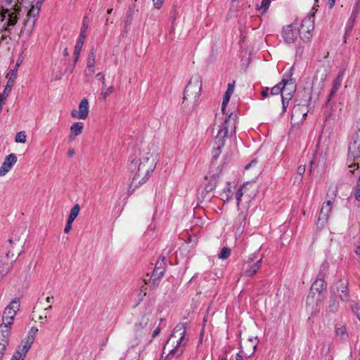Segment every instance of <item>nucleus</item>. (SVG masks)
I'll list each match as a JSON object with an SVG mask.
<instances>
[{
    "mask_svg": "<svg viewBox=\"0 0 360 360\" xmlns=\"http://www.w3.org/2000/svg\"><path fill=\"white\" fill-rule=\"evenodd\" d=\"M157 158L153 153H147L139 161L132 160L129 165L130 178L128 195H131L139 186L146 183L153 174L157 165Z\"/></svg>",
    "mask_w": 360,
    "mask_h": 360,
    "instance_id": "f257e3e1",
    "label": "nucleus"
},
{
    "mask_svg": "<svg viewBox=\"0 0 360 360\" xmlns=\"http://www.w3.org/2000/svg\"><path fill=\"white\" fill-rule=\"evenodd\" d=\"M186 330L187 324L186 323H179L173 329L167 342V345L173 339H176V342H173V345L175 344V345L169 351L168 355H173L176 357L182 355L187 344V340L185 339Z\"/></svg>",
    "mask_w": 360,
    "mask_h": 360,
    "instance_id": "f03ea898",
    "label": "nucleus"
},
{
    "mask_svg": "<svg viewBox=\"0 0 360 360\" xmlns=\"http://www.w3.org/2000/svg\"><path fill=\"white\" fill-rule=\"evenodd\" d=\"M236 115L231 113L229 115H225L221 118V122L219 126L217 134L214 138V144L224 146L225 141L230 134L236 133Z\"/></svg>",
    "mask_w": 360,
    "mask_h": 360,
    "instance_id": "7ed1b4c3",
    "label": "nucleus"
},
{
    "mask_svg": "<svg viewBox=\"0 0 360 360\" xmlns=\"http://www.w3.org/2000/svg\"><path fill=\"white\" fill-rule=\"evenodd\" d=\"M20 298H14L5 308L2 315V323L0 325V330L11 334V326L13 323L17 311L20 309Z\"/></svg>",
    "mask_w": 360,
    "mask_h": 360,
    "instance_id": "20e7f679",
    "label": "nucleus"
},
{
    "mask_svg": "<svg viewBox=\"0 0 360 360\" xmlns=\"http://www.w3.org/2000/svg\"><path fill=\"white\" fill-rule=\"evenodd\" d=\"M149 330V317L146 315L142 316L140 321L134 324L129 338L130 346L134 347L138 345L147 335Z\"/></svg>",
    "mask_w": 360,
    "mask_h": 360,
    "instance_id": "39448f33",
    "label": "nucleus"
},
{
    "mask_svg": "<svg viewBox=\"0 0 360 360\" xmlns=\"http://www.w3.org/2000/svg\"><path fill=\"white\" fill-rule=\"evenodd\" d=\"M201 90L202 80L200 77L199 75L192 77L185 88L183 103L186 101H189L194 104L198 100Z\"/></svg>",
    "mask_w": 360,
    "mask_h": 360,
    "instance_id": "423d86ee",
    "label": "nucleus"
},
{
    "mask_svg": "<svg viewBox=\"0 0 360 360\" xmlns=\"http://www.w3.org/2000/svg\"><path fill=\"white\" fill-rule=\"evenodd\" d=\"M221 172V169L219 168V166H217L214 162H212L210 165L208 174L205 176V179L208 180L205 186V190L207 193L212 192L216 188Z\"/></svg>",
    "mask_w": 360,
    "mask_h": 360,
    "instance_id": "0eeeda50",
    "label": "nucleus"
},
{
    "mask_svg": "<svg viewBox=\"0 0 360 360\" xmlns=\"http://www.w3.org/2000/svg\"><path fill=\"white\" fill-rule=\"evenodd\" d=\"M262 257L258 258L256 255H252L245 262L243 268V274L245 276H252L261 267Z\"/></svg>",
    "mask_w": 360,
    "mask_h": 360,
    "instance_id": "6e6552de",
    "label": "nucleus"
},
{
    "mask_svg": "<svg viewBox=\"0 0 360 360\" xmlns=\"http://www.w3.org/2000/svg\"><path fill=\"white\" fill-rule=\"evenodd\" d=\"M257 343L250 338L240 345V352L236 354V360H250V358L255 352Z\"/></svg>",
    "mask_w": 360,
    "mask_h": 360,
    "instance_id": "1a4fd4ad",
    "label": "nucleus"
},
{
    "mask_svg": "<svg viewBox=\"0 0 360 360\" xmlns=\"http://www.w3.org/2000/svg\"><path fill=\"white\" fill-rule=\"evenodd\" d=\"M44 1V0H37L35 4L32 5L27 12V19L24 22V27H28L30 31H32L34 27Z\"/></svg>",
    "mask_w": 360,
    "mask_h": 360,
    "instance_id": "9d476101",
    "label": "nucleus"
},
{
    "mask_svg": "<svg viewBox=\"0 0 360 360\" xmlns=\"http://www.w3.org/2000/svg\"><path fill=\"white\" fill-rule=\"evenodd\" d=\"M348 285V280L342 278H340L335 284V288L339 292V297L344 302H347L349 300L350 296Z\"/></svg>",
    "mask_w": 360,
    "mask_h": 360,
    "instance_id": "9b49d317",
    "label": "nucleus"
},
{
    "mask_svg": "<svg viewBox=\"0 0 360 360\" xmlns=\"http://www.w3.org/2000/svg\"><path fill=\"white\" fill-rule=\"evenodd\" d=\"M326 288L325 280H321L316 278V280L311 285L309 295L307 297V304H309L314 302V298L315 295L314 291L318 293L319 296L321 295L323 290Z\"/></svg>",
    "mask_w": 360,
    "mask_h": 360,
    "instance_id": "f8f14e48",
    "label": "nucleus"
},
{
    "mask_svg": "<svg viewBox=\"0 0 360 360\" xmlns=\"http://www.w3.org/2000/svg\"><path fill=\"white\" fill-rule=\"evenodd\" d=\"M299 34L300 31L292 24L288 25L283 28L282 36L288 44L295 42Z\"/></svg>",
    "mask_w": 360,
    "mask_h": 360,
    "instance_id": "ddd939ff",
    "label": "nucleus"
},
{
    "mask_svg": "<svg viewBox=\"0 0 360 360\" xmlns=\"http://www.w3.org/2000/svg\"><path fill=\"white\" fill-rule=\"evenodd\" d=\"M292 74L289 76V78H283L282 80L272 87L270 89L271 95L276 96L278 94L283 95V93H285L287 91L288 85L290 84L292 86H295L294 82H292V79H291Z\"/></svg>",
    "mask_w": 360,
    "mask_h": 360,
    "instance_id": "4468645a",
    "label": "nucleus"
},
{
    "mask_svg": "<svg viewBox=\"0 0 360 360\" xmlns=\"http://www.w3.org/2000/svg\"><path fill=\"white\" fill-rule=\"evenodd\" d=\"M314 30V25L311 23V18H305L302 20L301 25L300 34H303L300 37L301 39L304 42H308L311 39L312 34L311 31Z\"/></svg>",
    "mask_w": 360,
    "mask_h": 360,
    "instance_id": "2eb2a0df",
    "label": "nucleus"
},
{
    "mask_svg": "<svg viewBox=\"0 0 360 360\" xmlns=\"http://www.w3.org/2000/svg\"><path fill=\"white\" fill-rule=\"evenodd\" d=\"M89 114V102L86 98H84L79 104L78 110H73L71 112V116L74 118L84 120Z\"/></svg>",
    "mask_w": 360,
    "mask_h": 360,
    "instance_id": "dca6fc26",
    "label": "nucleus"
},
{
    "mask_svg": "<svg viewBox=\"0 0 360 360\" xmlns=\"http://www.w3.org/2000/svg\"><path fill=\"white\" fill-rule=\"evenodd\" d=\"M17 162V157L15 154L8 155L1 167H0V176H5Z\"/></svg>",
    "mask_w": 360,
    "mask_h": 360,
    "instance_id": "f3484780",
    "label": "nucleus"
},
{
    "mask_svg": "<svg viewBox=\"0 0 360 360\" xmlns=\"http://www.w3.org/2000/svg\"><path fill=\"white\" fill-rule=\"evenodd\" d=\"M11 334L0 330V360L5 354L6 347L8 345Z\"/></svg>",
    "mask_w": 360,
    "mask_h": 360,
    "instance_id": "a211bd4d",
    "label": "nucleus"
},
{
    "mask_svg": "<svg viewBox=\"0 0 360 360\" xmlns=\"http://www.w3.org/2000/svg\"><path fill=\"white\" fill-rule=\"evenodd\" d=\"M295 91V86H292V88L289 89V92L283 93L282 95V112L281 114L283 115L286 109L289 105V101L293 97L294 93Z\"/></svg>",
    "mask_w": 360,
    "mask_h": 360,
    "instance_id": "6ab92c4d",
    "label": "nucleus"
},
{
    "mask_svg": "<svg viewBox=\"0 0 360 360\" xmlns=\"http://www.w3.org/2000/svg\"><path fill=\"white\" fill-rule=\"evenodd\" d=\"M84 124L82 122H75L70 127V134L69 136L70 141L75 140V137L80 135L82 133Z\"/></svg>",
    "mask_w": 360,
    "mask_h": 360,
    "instance_id": "aec40b11",
    "label": "nucleus"
},
{
    "mask_svg": "<svg viewBox=\"0 0 360 360\" xmlns=\"http://www.w3.org/2000/svg\"><path fill=\"white\" fill-rule=\"evenodd\" d=\"M96 54L94 49H91L89 53L86 61L87 71L90 72L91 76L95 72Z\"/></svg>",
    "mask_w": 360,
    "mask_h": 360,
    "instance_id": "412c9836",
    "label": "nucleus"
},
{
    "mask_svg": "<svg viewBox=\"0 0 360 360\" xmlns=\"http://www.w3.org/2000/svg\"><path fill=\"white\" fill-rule=\"evenodd\" d=\"M87 27H88V25H87V24L85 23V20H84L82 26L80 30L79 36L77 40V44L75 47V49L82 50L84 43L85 38H86V32L87 30Z\"/></svg>",
    "mask_w": 360,
    "mask_h": 360,
    "instance_id": "4be33fe9",
    "label": "nucleus"
},
{
    "mask_svg": "<svg viewBox=\"0 0 360 360\" xmlns=\"http://www.w3.org/2000/svg\"><path fill=\"white\" fill-rule=\"evenodd\" d=\"M331 211L332 209H330V207H328V206H325L323 205L320 210V214L318 219V222L321 224L326 223L329 218Z\"/></svg>",
    "mask_w": 360,
    "mask_h": 360,
    "instance_id": "5701e85b",
    "label": "nucleus"
},
{
    "mask_svg": "<svg viewBox=\"0 0 360 360\" xmlns=\"http://www.w3.org/2000/svg\"><path fill=\"white\" fill-rule=\"evenodd\" d=\"M12 269V262L0 259V280L7 275Z\"/></svg>",
    "mask_w": 360,
    "mask_h": 360,
    "instance_id": "b1692460",
    "label": "nucleus"
},
{
    "mask_svg": "<svg viewBox=\"0 0 360 360\" xmlns=\"http://www.w3.org/2000/svg\"><path fill=\"white\" fill-rule=\"evenodd\" d=\"M342 80V77L341 75H338L336 77V79L333 81L332 89L330 91V94L328 95V101L338 92V89H339V88H340V86L341 85Z\"/></svg>",
    "mask_w": 360,
    "mask_h": 360,
    "instance_id": "393cba45",
    "label": "nucleus"
},
{
    "mask_svg": "<svg viewBox=\"0 0 360 360\" xmlns=\"http://www.w3.org/2000/svg\"><path fill=\"white\" fill-rule=\"evenodd\" d=\"M329 271V263L323 262L320 266L319 271L317 275V278L325 280Z\"/></svg>",
    "mask_w": 360,
    "mask_h": 360,
    "instance_id": "a878e982",
    "label": "nucleus"
},
{
    "mask_svg": "<svg viewBox=\"0 0 360 360\" xmlns=\"http://www.w3.org/2000/svg\"><path fill=\"white\" fill-rule=\"evenodd\" d=\"M33 342L29 341L27 339H24L22 341L21 345L18 347V351H19L20 353L24 354L25 356L27 353V352L30 350L32 345Z\"/></svg>",
    "mask_w": 360,
    "mask_h": 360,
    "instance_id": "bb28decb",
    "label": "nucleus"
},
{
    "mask_svg": "<svg viewBox=\"0 0 360 360\" xmlns=\"http://www.w3.org/2000/svg\"><path fill=\"white\" fill-rule=\"evenodd\" d=\"M164 273V269L155 267L150 276V279L153 281V283H155L157 281H158L160 278L163 276Z\"/></svg>",
    "mask_w": 360,
    "mask_h": 360,
    "instance_id": "cd10ccee",
    "label": "nucleus"
},
{
    "mask_svg": "<svg viewBox=\"0 0 360 360\" xmlns=\"http://www.w3.org/2000/svg\"><path fill=\"white\" fill-rule=\"evenodd\" d=\"M80 210V207L78 204H76L73 206V207L70 210V213L68 216V221L73 222L75 219L77 217Z\"/></svg>",
    "mask_w": 360,
    "mask_h": 360,
    "instance_id": "c85d7f7f",
    "label": "nucleus"
},
{
    "mask_svg": "<svg viewBox=\"0 0 360 360\" xmlns=\"http://www.w3.org/2000/svg\"><path fill=\"white\" fill-rule=\"evenodd\" d=\"M20 4V0H16L15 4L10 8V14H13L14 16L15 15V17L19 18V14L21 11Z\"/></svg>",
    "mask_w": 360,
    "mask_h": 360,
    "instance_id": "c756f323",
    "label": "nucleus"
},
{
    "mask_svg": "<svg viewBox=\"0 0 360 360\" xmlns=\"http://www.w3.org/2000/svg\"><path fill=\"white\" fill-rule=\"evenodd\" d=\"M223 147L224 146H221L218 144H214V148L212 151V157L213 159V160L212 162H214L217 166H218V165H217V162H214V160H216L217 159V158L220 155V154L221 153V148Z\"/></svg>",
    "mask_w": 360,
    "mask_h": 360,
    "instance_id": "7c9ffc66",
    "label": "nucleus"
},
{
    "mask_svg": "<svg viewBox=\"0 0 360 360\" xmlns=\"http://www.w3.org/2000/svg\"><path fill=\"white\" fill-rule=\"evenodd\" d=\"M335 334L337 336L340 337L342 339H344L345 337H347L348 335L347 333L346 328L345 326H335Z\"/></svg>",
    "mask_w": 360,
    "mask_h": 360,
    "instance_id": "2f4dec72",
    "label": "nucleus"
},
{
    "mask_svg": "<svg viewBox=\"0 0 360 360\" xmlns=\"http://www.w3.org/2000/svg\"><path fill=\"white\" fill-rule=\"evenodd\" d=\"M18 19V17H15V15L14 16L13 14H11L9 15V17L6 21L4 25L8 27H14L17 24Z\"/></svg>",
    "mask_w": 360,
    "mask_h": 360,
    "instance_id": "473e14b6",
    "label": "nucleus"
},
{
    "mask_svg": "<svg viewBox=\"0 0 360 360\" xmlns=\"http://www.w3.org/2000/svg\"><path fill=\"white\" fill-rule=\"evenodd\" d=\"M328 308L330 311L333 313H335L338 310L339 303L337 301L336 298L332 297L330 299Z\"/></svg>",
    "mask_w": 360,
    "mask_h": 360,
    "instance_id": "72a5a7b5",
    "label": "nucleus"
},
{
    "mask_svg": "<svg viewBox=\"0 0 360 360\" xmlns=\"http://www.w3.org/2000/svg\"><path fill=\"white\" fill-rule=\"evenodd\" d=\"M114 91V87L110 86L108 88L102 86V90L101 92V96L103 100H105L106 98Z\"/></svg>",
    "mask_w": 360,
    "mask_h": 360,
    "instance_id": "f704fd0d",
    "label": "nucleus"
},
{
    "mask_svg": "<svg viewBox=\"0 0 360 360\" xmlns=\"http://www.w3.org/2000/svg\"><path fill=\"white\" fill-rule=\"evenodd\" d=\"M38 332V328L37 327H32L27 334V336L25 339L28 340L29 341L34 342L35 336Z\"/></svg>",
    "mask_w": 360,
    "mask_h": 360,
    "instance_id": "c9c22d12",
    "label": "nucleus"
},
{
    "mask_svg": "<svg viewBox=\"0 0 360 360\" xmlns=\"http://www.w3.org/2000/svg\"><path fill=\"white\" fill-rule=\"evenodd\" d=\"M231 255V249L227 247H224L220 253L219 254V258L221 259H226Z\"/></svg>",
    "mask_w": 360,
    "mask_h": 360,
    "instance_id": "e433bc0d",
    "label": "nucleus"
},
{
    "mask_svg": "<svg viewBox=\"0 0 360 360\" xmlns=\"http://www.w3.org/2000/svg\"><path fill=\"white\" fill-rule=\"evenodd\" d=\"M348 157L350 159H353L354 160L359 158L360 157V146L358 147L357 150L354 151H352V148L349 147L348 151Z\"/></svg>",
    "mask_w": 360,
    "mask_h": 360,
    "instance_id": "4c0bfd02",
    "label": "nucleus"
},
{
    "mask_svg": "<svg viewBox=\"0 0 360 360\" xmlns=\"http://www.w3.org/2000/svg\"><path fill=\"white\" fill-rule=\"evenodd\" d=\"M245 187H240L236 192V201H237V205L238 206L240 201H241V198L243 195H245Z\"/></svg>",
    "mask_w": 360,
    "mask_h": 360,
    "instance_id": "58836bf2",
    "label": "nucleus"
},
{
    "mask_svg": "<svg viewBox=\"0 0 360 360\" xmlns=\"http://www.w3.org/2000/svg\"><path fill=\"white\" fill-rule=\"evenodd\" d=\"M11 79L8 81L6 86L2 94H0L1 99L4 100L8 96L9 92L11 91Z\"/></svg>",
    "mask_w": 360,
    "mask_h": 360,
    "instance_id": "ea45409f",
    "label": "nucleus"
},
{
    "mask_svg": "<svg viewBox=\"0 0 360 360\" xmlns=\"http://www.w3.org/2000/svg\"><path fill=\"white\" fill-rule=\"evenodd\" d=\"M26 137H27V136H26L25 131H20V132L17 133L15 138V141L17 143H24L26 141Z\"/></svg>",
    "mask_w": 360,
    "mask_h": 360,
    "instance_id": "a19ab883",
    "label": "nucleus"
},
{
    "mask_svg": "<svg viewBox=\"0 0 360 360\" xmlns=\"http://www.w3.org/2000/svg\"><path fill=\"white\" fill-rule=\"evenodd\" d=\"M9 15H11L10 8H8V7L1 6L0 13L1 20L4 21L6 18V17H9Z\"/></svg>",
    "mask_w": 360,
    "mask_h": 360,
    "instance_id": "79ce46f5",
    "label": "nucleus"
},
{
    "mask_svg": "<svg viewBox=\"0 0 360 360\" xmlns=\"http://www.w3.org/2000/svg\"><path fill=\"white\" fill-rule=\"evenodd\" d=\"M155 267L157 268H162L164 269V271H165V267H166V257L165 256H160L159 259H158Z\"/></svg>",
    "mask_w": 360,
    "mask_h": 360,
    "instance_id": "37998d69",
    "label": "nucleus"
},
{
    "mask_svg": "<svg viewBox=\"0 0 360 360\" xmlns=\"http://www.w3.org/2000/svg\"><path fill=\"white\" fill-rule=\"evenodd\" d=\"M354 196L357 201H360V175L357 181V184L354 190Z\"/></svg>",
    "mask_w": 360,
    "mask_h": 360,
    "instance_id": "c03bdc74",
    "label": "nucleus"
},
{
    "mask_svg": "<svg viewBox=\"0 0 360 360\" xmlns=\"http://www.w3.org/2000/svg\"><path fill=\"white\" fill-rule=\"evenodd\" d=\"M81 51L82 50H79V49H75L74 50V56H73V65H72V70H71V72L73 71V70L75 69V67L78 61V59H79V55H80V53H81Z\"/></svg>",
    "mask_w": 360,
    "mask_h": 360,
    "instance_id": "a18cd8bd",
    "label": "nucleus"
},
{
    "mask_svg": "<svg viewBox=\"0 0 360 360\" xmlns=\"http://www.w3.org/2000/svg\"><path fill=\"white\" fill-rule=\"evenodd\" d=\"M271 4L270 0H262V4L260 6H257V9L264 8L263 13L266 12V11L269 9Z\"/></svg>",
    "mask_w": 360,
    "mask_h": 360,
    "instance_id": "49530a36",
    "label": "nucleus"
},
{
    "mask_svg": "<svg viewBox=\"0 0 360 360\" xmlns=\"http://www.w3.org/2000/svg\"><path fill=\"white\" fill-rule=\"evenodd\" d=\"M305 172V165H300L297 168V175L299 176H296V179H298V181H301L302 179V175Z\"/></svg>",
    "mask_w": 360,
    "mask_h": 360,
    "instance_id": "de8ad7c7",
    "label": "nucleus"
},
{
    "mask_svg": "<svg viewBox=\"0 0 360 360\" xmlns=\"http://www.w3.org/2000/svg\"><path fill=\"white\" fill-rule=\"evenodd\" d=\"M231 96L229 95L228 94H224V97H223L222 104H221V110L223 112L224 111L227 103L229 102Z\"/></svg>",
    "mask_w": 360,
    "mask_h": 360,
    "instance_id": "09e8293b",
    "label": "nucleus"
},
{
    "mask_svg": "<svg viewBox=\"0 0 360 360\" xmlns=\"http://www.w3.org/2000/svg\"><path fill=\"white\" fill-rule=\"evenodd\" d=\"M25 357V356L24 354H22V353L17 350L13 354L11 360H24Z\"/></svg>",
    "mask_w": 360,
    "mask_h": 360,
    "instance_id": "8fccbe9b",
    "label": "nucleus"
},
{
    "mask_svg": "<svg viewBox=\"0 0 360 360\" xmlns=\"http://www.w3.org/2000/svg\"><path fill=\"white\" fill-rule=\"evenodd\" d=\"M235 86V81H233L231 83H229L227 86V89L225 94H228L229 95H232Z\"/></svg>",
    "mask_w": 360,
    "mask_h": 360,
    "instance_id": "3c124183",
    "label": "nucleus"
},
{
    "mask_svg": "<svg viewBox=\"0 0 360 360\" xmlns=\"http://www.w3.org/2000/svg\"><path fill=\"white\" fill-rule=\"evenodd\" d=\"M352 310L356 314L357 318L359 319L360 321V303H358V304H356L353 307H352Z\"/></svg>",
    "mask_w": 360,
    "mask_h": 360,
    "instance_id": "603ef678",
    "label": "nucleus"
},
{
    "mask_svg": "<svg viewBox=\"0 0 360 360\" xmlns=\"http://www.w3.org/2000/svg\"><path fill=\"white\" fill-rule=\"evenodd\" d=\"M96 77L99 80H101V82H102V86L105 87L106 86V84H105V77L104 74H103L102 72H98L96 75Z\"/></svg>",
    "mask_w": 360,
    "mask_h": 360,
    "instance_id": "864d4df0",
    "label": "nucleus"
},
{
    "mask_svg": "<svg viewBox=\"0 0 360 360\" xmlns=\"http://www.w3.org/2000/svg\"><path fill=\"white\" fill-rule=\"evenodd\" d=\"M165 0H153V4L155 8L157 9H160L163 4Z\"/></svg>",
    "mask_w": 360,
    "mask_h": 360,
    "instance_id": "5fc2aeb1",
    "label": "nucleus"
},
{
    "mask_svg": "<svg viewBox=\"0 0 360 360\" xmlns=\"http://www.w3.org/2000/svg\"><path fill=\"white\" fill-rule=\"evenodd\" d=\"M254 186L251 184H249V183H246V184H243V186L241 187H245V195L248 196V198H250V194H248V191L250 188H252Z\"/></svg>",
    "mask_w": 360,
    "mask_h": 360,
    "instance_id": "6e6d98bb",
    "label": "nucleus"
},
{
    "mask_svg": "<svg viewBox=\"0 0 360 360\" xmlns=\"http://www.w3.org/2000/svg\"><path fill=\"white\" fill-rule=\"evenodd\" d=\"M270 89L269 87L264 88L261 92L262 97L266 98L269 94Z\"/></svg>",
    "mask_w": 360,
    "mask_h": 360,
    "instance_id": "4d7b16f0",
    "label": "nucleus"
},
{
    "mask_svg": "<svg viewBox=\"0 0 360 360\" xmlns=\"http://www.w3.org/2000/svg\"><path fill=\"white\" fill-rule=\"evenodd\" d=\"M72 221H67L66 225L64 229L65 233H68L70 231V229H72Z\"/></svg>",
    "mask_w": 360,
    "mask_h": 360,
    "instance_id": "13d9d810",
    "label": "nucleus"
},
{
    "mask_svg": "<svg viewBox=\"0 0 360 360\" xmlns=\"http://www.w3.org/2000/svg\"><path fill=\"white\" fill-rule=\"evenodd\" d=\"M16 0H4V7H7L8 6H12Z\"/></svg>",
    "mask_w": 360,
    "mask_h": 360,
    "instance_id": "bf43d9fd",
    "label": "nucleus"
},
{
    "mask_svg": "<svg viewBox=\"0 0 360 360\" xmlns=\"http://www.w3.org/2000/svg\"><path fill=\"white\" fill-rule=\"evenodd\" d=\"M333 202H334V198H333V197H332L331 199L327 200L326 202L323 204V205L328 206V207H330V209H332Z\"/></svg>",
    "mask_w": 360,
    "mask_h": 360,
    "instance_id": "052dcab7",
    "label": "nucleus"
},
{
    "mask_svg": "<svg viewBox=\"0 0 360 360\" xmlns=\"http://www.w3.org/2000/svg\"><path fill=\"white\" fill-rule=\"evenodd\" d=\"M7 33L8 34H11V30L10 27H8L5 25L2 27V29L0 30V33Z\"/></svg>",
    "mask_w": 360,
    "mask_h": 360,
    "instance_id": "680f3d73",
    "label": "nucleus"
},
{
    "mask_svg": "<svg viewBox=\"0 0 360 360\" xmlns=\"http://www.w3.org/2000/svg\"><path fill=\"white\" fill-rule=\"evenodd\" d=\"M160 328H157L156 329H155L152 334V338H154L155 337H156L160 333Z\"/></svg>",
    "mask_w": 360,
    "mask_h": 360,
    "instance_id": "e2e57ef3",
    "label": "nucleus"
},
{
    "mask_svg": "<svg viewBox=\"0 0 360 360\" xmlns=\"http://www.w3.org/2000/svg\"><path fill=\"white\" fill-rule=\"evenodd\" d=\"M256 163H257V161H255V160L251 161V162H250L248 165H247L245 166V169H249L252 165H255Z\"/></svg>",
    "mask_w": 360,
    "mask_h": 360,
    "instance_id": "0e129e2a",
    "label": "nucleus"
},
{
    "mask_svg": "<svg viewBox=\"0 0 360 360\" xmlns=\"http://www.w3.org/2000/svg\"><path fill=\"white\" fill-rule=\"evenodd\" d=\"M335 4V0H328V4L330 8H333Z\"/></svg>",
    "mask_w": 360,
    "mask_h": 360,
    "instance_id": "69168bd1",
    "label": "nucleus"
},
{
    "mask_svg": "<svg viewBox=\"0 0 360 360\" xmlns=\"http://www.w3.org/2000/svg\"><path fill=\"white\" fill-rule=\"evenodd\" d=\"M176 19V13H174V14L171 16V20H172V25H174V24Z\"/></svg>",
    "mask_w": 360,
    "mask_h": 360,
    "instance_id": "338daca9",
    "label": "nucleus"
},
{
    "mask_svg": "<svg viewBox=\"0 0 360 360\" xmlns=\"http://www.w3.org/2000/svg\"><path fill=\"white\" fill-rule=\"evenodd\" d=\"M355 252L360 259V245L356 247Z\"/></svg>",
    "mask_w": 360,
    "mask_h": 360,
    "instance_id": "774afa93",
    "label": "nucleus"
}]
</instances>
